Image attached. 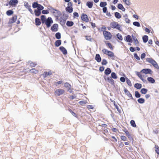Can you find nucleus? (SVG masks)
Listing matches in <instances>:
<instances>
[{
  "mask_svg": "<svg viewBox=\"0 0 159 159\" xmlns=\"http://www.w3.org/2000/svg\"><path fill=\"white\" fill-rule=\"evenodd\" d=\"M153 72L152 70L150 69H142L140 72H137L136 75L144 83L146 82L145 78L146 77L143 74V73L145 74H149L152 75Z\"/></svg>",
  "mask_w": 159,
  "mask_h": 159,
  "instance_id": "1",
  "label": "nucleus"
},
{
  "mask_svg": "<svg viewBox=\"0 0 159 159\" xmlns=\"http://www.w3.org/2000/svg\"><path fill=\"white\" fill-rule=\"evenodd\" d=\"M41 19L43 24H44L47 28H49L53 23V21L51 17H49L46 19V16L43 15L41 16Z\"/></svg>",
  "mask_w": 159,
  "mask_h": 159,
  "instance_id": "2",
  "label": "nucleus"
},
{
  "mask_svg": "<svg viewBox=\"0 0 159 159\" xmlns=\"http://www.w3.org/2000/svg\"><path fill=\"white\" fill-rule=\"evenodd\" d=\"M102 51L104 54L108 56V57L113 59H114L115 55L113 52L109 51L106 48L103 49Z\"/></svg>",
  "mask_w": 159,
  "mask_h": 159,
  "instance_id": "3",
  "label": "nucleus"
},
{
  "mask_svg": "<svg viewBox=\"0 0 159 159\" xmlns=\"http://www.w3.org/2000/svg\"><path fill=\"white\" fill-rule=\"evenodd\" d=\"M147 61L152 64V66L157 69H159V67L156 62L151 58H147L146 59Z\"/></svg>",
  "mask_w": 159,
  "mask_h": 159,
  "instance_id": "4",
  "label": "nucleus"
},
{
  "mask_svg": "<svg viewBox=\"0 0 159 159\" xmlns=\"http://www.w3.org/2000/svg\"><path fill=\"white\" fill-rule=\"evenodd\" d=\"M103 34L105 39L106 40H110L111 39L112 35L110 32L107 31H104Z\"/></svg>",
  "mask_w": 159,
  "mask_h": 159,
  "instance_id": "5",
  "label": "nucleus"
},
{
  "mask_svg": "<svg viewBox=\"0 0 159 159\" xmlns=\"http://www.w3.org/2000/svg\"><path fill=\"white\" fill-rule=\"evenodd\" d=\"M110 26L112 28H116L120 31L121 30L120 29V25L116 22L114 21L111 22L110 24Z\"/></svg>",
  "mask_w": 159,
  "mask_h": 159,
  "instance_id": "6",
  "label": "nucleus"
},
{
  "mask_svg": "<svg viewBox=\"0 0 159 159\" xmlns=\"http://www.w3.org/2000/svg\"><path fill=\"white\" fill-rule=\"evenodd\" d=\"M65 90L64 89H56L54 92L55 95L59 96L65 93Z\"/></svg>",
  "mask_w": 159,
  "mask_h": 159,
  "instance_id": "7",
  "label": "nucleus"
},
{
  "mask_svg": "<svg viewBox=\"0 0 159 159\" xmlns=\"http://www.w3.org/2000/svg\"><path fill=\"white\" fill-rule=\"evenodd\" d=\"M81 19L82 20L85 22L86 23L89 22V19L88 17V16L84 13H82L81 14Z\"/></svg>",
  "mask_w": 159,
  "mask_h": 159,
  "instance_id": "8",
  "label": "nucleus"
},
{
  "mask_svg": "<svg viewBox=\"0 0 159 159\" xmlns=\"http://www.w3.org/2000/svg\"><path fill=\"white\" fill-rule=\"evenodd\" d=\"M104 78L105 81H107L111 84H114V80L112 79L111 77L107 76H104Z\"/></svg>",
  "mask_w": 159,
  "mask_h": 159,
  "instance_id": "9",
  "label": "nucleus"
},
{
  "mask_svg": "<svg viewBox=\"0 0 159 159\" xmlns=\"http://www.w3.org/2000/svg\"><path fill=\"white\" fill-rule=\"evenodd\" d=\"M17 15H15L13 16V17L10 18L9 20V24H12L16 21L17 20Z\"/></svg>",
  "mask_w": 159,
  "mask_h": 159,
  "instance_id": "10",
  "label": "nucleus"
},
{
  "mask_svg": "<svg viewBox=\"0 0 159 159\" xmlns=\"http://www.w3.org/2000/svg\"><path fill=\"white\" fill-rule=\"evenodd\" d=\"M58 24H55L51 27V30L53 32H56L58 30Z\"/></svg>",
  "mask_w": 159,
  "mask_h": 159,
  "instance_id": "11",
  "label": "nucleus"
},
{
  "mask_svg": "<svg viewBox=\"0 0 159 159\" xmlns=\"http://www.w3.org/2000/svg\"><path fill=\"white\" fill-rule=\"evenodd\" d=\"M52 74V72L51 70L49 71L48 72L45 71L43 74V75L44 78L47 77L48 75H51Z\"/></svg>",
  "mask_w": 159,
  "mask_h": 159,
  "instance_id": "12",
  "label": "nucleus"
},
{
  "mask_svg": "<svg viewBox=\"0 0 159 159\" xmlns=\"http://www.w3.org/2000/svg\"><path fill=\"white\" fill-rule=\"evenodd\" d=\"M60 51L62 52L64 55H66L67 53V51L66 49L63 47L61 46L59 48Z\"/></svg>",
  "mask_w": 159,
  "mask_h": 159,
  "instance_id": "13",
  "label": "nucleus"
},
{
  "mask_svg": "<svg viewBox=\"0 0 159 159\" xmlns=\"http://www.w3.org/2000/svg\"><path fill=\"white\" fill-rule=\"evenodd\" d=\"M105 43L106 46L111 50H113V46H112L111 44L109 42H108L107 41H105Z\"/></svg>",
  "mask_w": 159,
  "mask_h": 159,
  "instance_id": "14",
  "label": "nucleus"
},
{
  "mask_svg": "<svg viewBox=\"0 0 159 159\" xmlns=\"http://www.w3.org/2000/svg\"><path fill=\"white\" fill-rule=\"evenodd\" d=\"M18 2L17 0H11L9 2V5L11 6H14Z\"/></svg>",
  "mask_w": 159,
  "mask_h": 159,
  "instance_id": "15",
  "label": "nucleus"
},
{
  "mask_svg": "<svg viewBox=\"0 0 159 159\" xmlns=\"http://www.w3.org/2000/svg\"><path fill=\"white\" fill-rule=\"evenodd\" d=\"M132 39H133V40L134 41V43L135 44V46H139V42L138 40H137V39L136 38V37H135L133 36H132Z\"/></svg>",
  "mask_w": 159,
  "mask_h": 159,
  "instance_id": "16",
  "label": "nucleus"
},
{
  "mask_svg": "<svg viewBox=\"0 0 159 159\" xmlns=\"http://www.w3.org/2000/svg\"><path fill=\"white\" fill-rule=\"evenodd\" d=\"M95 59L98 62H100L101 61V58L100 55L98 54H97L96 55Z\"/></svg>",
  "mask_w": 159,
  "mask_h": 159,
  "instance_id": "17",
  "label": "nucleus"
},
{
  "mask_svg": "<svg viewBox=\"0 0 159 159\" xmlns=\"http://www.w3.org/2000/svg\"><path fill=\"white\" fill-rule=\"evenodd\" d=\"M125 41L129 43H132L133 41L131 36L129 35L126 36Z\"/></svg>",
  "mask_w": 159,
  "mask_h": 159,
  "instance_id": "18",
  "label": "nucleus"
},
{
  "mask_svg": "<svg viewBox=\"0 0 159 159\" xmlns=\"http://www.w3.org/2000/svg\"><path fill=\"white\" fill-rule=\"evenodd\" d=\"M147 80L150 83L153 84L155 82V80L151 77H148L147 78Z\"/></svg>",
  "mask_w": 159,
  "mask_h": 159,
  "instance_id": "19",
  "label": "nucleus"
},
{
  "mask_svg": "<svg viewBox=\"0 0 159 159\" xmlns=\"http://www.w3.org/2000/svg\"><path fill=\"white\" fill-rule=\"evenodd\" d=\"M66 19L61 18H60V24L61 25H64L66 22Z\"/></svg>",
  "mask_w": 159,
  "mask_h": 159,
  "instance_id": "20",
  "label": "nucleus"
},
{
  "mask_svg": "<svg viewBox=\"0 0 159 159\" xmlns=\"http://www.w3.org/2000/svg\"><path fill=\"white\" fill-rule=\"evenodd\" d=\"M30 72L31 73L37 74L39 73L38 70H36L35 68H33L30 70Z\"/></svg>",
  "mask_w": 159,
  "mask_h": 159,
  "instance_id": "21",
  "label": "nucleus"
},
{
  "mask_svg": "<svg viewBox=\"0 0 159 159\" xmlns=\"http://www.w3.org/2000/svg\"><path fill=\"white\" fill-rule=\"evenodd\" d=\"M111 72V70L110 68H107L105 70L104 73L106 75H108Z\"/></svg>",
  "mask_w": 159,
  "mask_h": 159,
  "instance_id": "22",
  "label": "nucleus"
},
{
  "mask_svg": "<svg viewBox=\"0 0 159 159\" xmlns=\"http://www.w3.org/2000/svg\"><path fill=\"white\" fill-rule=\"evenodd\" d=\"M66 11L70 13L73 11V8L72 7H67L66 8Z\"/></svg>",
  "mask_w": 159,
  "mask_h": 159,
  "instance_id": "23",
  "label": "nucleus"
},
{
  "mask_svg": "<svg viewBox=\"0 0 159 159\" xmlns=\"http://www.w3.org/2000/svg\"><path fill=\"white\" fill-rule=\"evenodd\" d=\"M86 5L89 8H91L93 6V2H92L89 1L87 2Z\"/></svg>",
  "mask_w": 159,
  "mask_h": 159,
  "instance_id": "24",
  "label": "nucleus"
},
{
  "mask_svg": "<svg viewBox=\"0 0 159 159\" xmlns=\"http://www.w3.org/2000/svg\"><path fill=\"white\" fill-rule=\"evenodd\" d=\"M61 40H57L55 43V45L56 47H58L61 44Z\"/></svg>",
  "mask_w": 159,
  "mask_h": 159,
  "instance_id": "25",
  "label": "nucleus"
},
{
  "mask_svg": "<svg viewBox=\"0 0 159 159\" xmlns=\"http://www.w3.org/2000/svg\"><path fill=\"white\" fill-rule=\"evenodd\" d=\"M35 23L36 25H39L41 24L40 19L38 18H36L35 19Z\"/></svg>",
  "mask_w": 159,
  "mask_h": 159,
  "instance_id": "26",
  "label": "nucleus"
},
{
  "mask_svg": "<svg viewBox=\"0 0 159 159\" xmlns=\"http://www.w3.org/2000/svg\"><path fill=\"white\" fill-rule=\"evenodd\" d=\"M74 23L72 21H67L66 25L69 27H71L72 26L74 25Z\"/></svg>",
  "mask_w": 159,
  "mask_h": 159,
  "instance_id": "27",
  "label": "nucleus"
},
{
  "mask_svg": "<svg viewBox=\"0 0 159 159\" xmlns=\"http://www.w3.org/2000/svg\"><path fill=\"white\" fill-rule=\"evenodd\" d=\"M34 13L36 16H39L41 14V11L38 10V9L35 10H34Z\"/></svg>",
  "mask_w": 159,
  "mask_h": 159,
  "instance_id": "28",
  "label": "nucleus"
},
{
  "mask_svg": "<svg viewBox=\"0 0 159 159\" xmlns=\"http://www.w3.org/2000/svg\"><path fill=\"white\" fill-rule=\"evenodd\" d=\"M117 7L119 9L122 10L123 11H125V9L124 8L122 5L121 4H118L117 6Z\"/></svg>",
  "mask_w": 159,
  "mask_h": 159,
  "instance_id": "29",
  "label": "nucleus"
},
{
  "mask_svg": "<svg viewBox=\"0 0 159 159\" xmlns=\"http://www.w3.org/2000/svg\"><path fill=\"white\" fill-rule=\"evenodd\" d=\"M134 87L138 89H139L142 87V85L140 84L136 83L134 84Z\"/></svg>",
  "mask_w": 159,
  "mask_h": 159,
  "instance_id": "30",
  "label": "nucleus"
},
{
  "mask_svg": "<svg viewBox=\"0 0 159 159\" xmlns=\"http://www.w3.org/2000/svg\"><path fill=\"white\" fill-rule=\"evenodd\" d=\"M125 92L129 97L132 98V95L129 93V91L127 89H125L124 90Z\"/></svg>",
  "mask_w": 159,
  "mask_h": 159,
  "instance_id": "31",
  "label": "nucleus"
},
{
  "mask_svg": "<svg viewBox=\"0 0 159 159\" xmlns=\"http://www.w3.org/2000/svg\"><path fill=\"white\" fill-rule=\"evenodd\" d=\"M107 5V3L106 2H101L100 3V6L101 7H104Z\"/></svg>",
  "mask_w": 159,
  "mask_h": 159,
  "instance_id": "32",
  "label": "nucleus"
},
{
  "mask_svg": "<svg viewBox=\"0 0 159 159\" xmlns=\"http://www.w3.org/2000/svg\"><path fill=\"white\" fill-rule=\"evenodd\" d=\"M143 39L144 43H146L148 39V37L147 35H144L143 37Z\"/></svg>",
  "mask_w": 159,
  "mask_h": 159,
  "instance_id": "33",
  "label": "nucleus"
},
{
  "mask_svg": "<svg viewBox=\"0 0 159 159\" xmlns=\"http://www.w3.org/2000/svg\"><path fill=\"white\" fill-rule=\"evenodd\" d=\"M115 16L116 17L117 19H120L121 18V15L119 12H116L115 13Z\"/></svg>",
  "mask_w": 159,
  "mask_h": 159,
  "instance_id": "34",
  "label": "nucleus"
},
{
  "mask_svg": "<svg viewBox=\"0 0 159 159\" xmlns=\"http://www.w3.org/2000/svg\"><path fill=\"white\" fill-rule=\"evenodd\" d=\"M52 10H53L54 11H53V13L55 14V13H57L58 15H60L61 14V12L60 11H58V10L55 9L53 8H52Z\"/></svg>",
  "mask_w": 159,
  "mask_h": 159,
  "instance_id": "35",
  "label": "nucleus"
},
{
  "mask_svg": "<svg viewBox=\"0 0 159 159\" xmlns=\"http://www.w3.org/2000/svg\"><path fill=\"white\" fill-rule=\"evenodd\" d=\"M147 91L148 90L147 89L143 88L141 89L140 92L142 94H145L147 93Z\"/></svg>",
  "mask_w": 159,
  "mask_h": 159,
  "instance_id": "36",
  "label": "nucleus"
},
{
  "mask_svg": "<svg viewBox=\"0 0 159 159\" xmlns=\"http://www.w3.org/2000/svg\"><path fill=\"white\" fill-rule=\"evenodd\" d=\"M13 13V11L11 10H9L6 12L7 15L9 16L11 15Z\"/></svg>",
  "mask_w": 159,
  "mask_h": 159,
  "instance_id": "37",
  "label": "nucleus"
},
{
  "mask_svg": "<svg viewBox=\"0 0 159 159\" xmlns=\"http://www.w3.org/2000/svg\"><path fill=\"white\" fill-rule=\"evenodd\" d=\"M64 86L66 88L70 89L71 88V85L68 83L66 82L64 84Z\"/></svg>",
  "mask_w": 159,
  "mask_h": 159,
  "instance_id": "38",
  "label": "nucleus"
},
{
  "mask_svg": "<svg viewBox=\"0 0 159 159\" xmlns=\"http://www.w3.org/2000/svg\"><path fill=\"white\" fill-rule=\"evenodd\" d=\"M126 82L128 85L130 86H132V84L130 80L127 78H126Z\"/></svg>",
  "mask_w": 159,
  "mask_h": 159,
  "instance_id": "39",
  "label": "nucleus"
},
{
  "mask_svg": "<svg viewBox=\"0 0 159 159\" xmlns=\"http://www.w3.org/2000/svg\"><path fill=\"white\" fill-rule=\"evenodd\" d=\"M111 77L114 79H116L117 78V76L116 73L114 72H112L111 73Z\"/></svg>",
  "mask_w": 159,
  "mask_h": 159,
  "instance_id": "40",
  "label": "nucleus"
},
{
  "mask_svg": "<svg viewBox=\"0 0 159 159\" xmlns=\"http://www.w3.org/2000/svg\"><path fill=\"white\" fill-rule=\"evenodd\" d=\"M130 124L132 126L134 127H135L136 126V125L135 124L134 121L133 120H132L130 122Z\"/></svg>",
  "mask_w": 159,
  "mask_h": 159,
  "instance_id": "41",
  "label": "nucleus"
},
{
  "mask_svg": "<svg viewBox=\"0 0 159 159\" xmlns=\"http://www.w3.org/2000/svg\"><path fill=\"white\" fill-rule=\"evenodd\" d=\"M138 102L139 103L142 104L144 102L145 100L143 98H140L138 100Z\"/></svg>",
  "mask_w": 159,
  "mask_h": 159,
  "instance_id": "42",
  "label": "nucleus"
},
{
  "mask_svg": "<svg viewBox=\"0 0 159 159\" xmlns=\"http://www.w3.org/2000/svg\"><path fill=\"white\" fill-rule=\"evenodd\" d=\"M24 6L26 8L28 9H29L31 7V6L29 5L28 3L27 2H25Z\"/></svg>",
  "mask_w": 159,
  "mask_h": 159,
  "instance_id": "43",
  "label": "nucleus"
},
{
  "mask_svg": "<svg viewBox=\"0 0 159 159\" xmlns=\"http://www.w3.org/2000/svg\"><path fill=\"white\" fill-rule=\"evenodd\" d=\"M116 36L117 38L120 40H122L123 39V38L121 35V34H120L119 33H118L117 34Z\"/></svg>",
  "mask_w": 159,
  "mask_h": 159,
  "instance_id": "44",
  "label": "nucleus"
},
{
  "mask_svg": "<svg viewBox=\"0 0 159 159\" xmlns=\"http://www.w3.org/2000/svg\"><path fill=\"white\" fill-rule=\"evenodd\" d=\"M73 15L74 18H78L79 16L78 13L76 12H74L73 13Z\"/></svg>",
  "mask_w": 159,
  "mask_h": 159,
  "instance_id": "45",
  "label": "nucleus"
},
{
  "mask_svg": "<svg viewBox=\"0 0 159 159\" xmlns=\"http://www.w3.org/2000/svg\"><path fill=\"white\" fill-rule=\"evenodd\" d=\"M56 38L58 39H59L61 38V34L60 33H56L55 35Z\"/></svg>",
  "mask_w": 159,
  "mask_h": 159,
  "instance_id": "46",
  "label": "nucleus"
},
{
  "mask_svg": "<svg viewBox=\"0 0 159 159\" xmlns=\"http://www.w3.org/2000/svg\"><path fill=\"white\" fill-rule=\"evenodd\" d=\"M39 4L37 2H34L33 4L32 7L34 8L36 7L37 8Z\"/></svg>",
  "mask_w": 159,
  "mask_h": 159,
  "instance_id": "47",
  "label": "nucleus"
},
{
  "mask_svg": "<svg viewBox=\"0 0 159 159\" xmlns=\"http://www.w3.org/2000/svg\"><path fill=\"white\" fill-rule=\"evenodd\" d=\"M155 151L156 153L159 154V147L157 145H155Z\"/></svg>",
  "mask_w": 159,
  "mask_h": 159,
  "instance_id": "48",
  "label": "nucleus"
},
{
  "mask_svg": "<svg viewBox=\"0 0 159 159\" xmlns=\"http://www.w3.org/2000/svg\"><path fill=\"white\" fill-rule=\"evenodd\" d=\"M133 24L134 25L138 27H140V26L139 23V22L137 21L134 22L133 23Z\"/></svg>",
  "mask_w": 159,
  "mask_h": 159,
  "instance_id": "49",
  "label": "nucleus"
},
{
  "mask_svg": "<svg viewBox=\"0 0 159 159\" xmlns=\"http://www.w3.org/2000/svg\"><path fill=\"white\" fill-rule=\"evenodd\" d=\"M135 96L137 98H139L140 97L141 95L138 91H136L135 92Z\"/></svg>",
  "mask_w": 159,
  "mask_h": 159,
  "instance_id": "50",
  "label": "nucleus"
},
{
  "mask_svg": "<svg viewBox=\"0 0 159 159\" xmlns=\"http://www.w3.org/2000/svg\"><path fill=\"white\" fill-rule=\"evenodd\" d=\"M37 8L38 9V10L41 11L43 9L44 7L41 5L39 4Z\"/></svg>",
  "mask_w": 159,
  "mask_h": 159,
  "instance_id": "51",
  "label": "nucleus"
},
{
  "mask_svg": "<svg viewBox=\"0 0 159 159\" xmlns=\"http://www.w3.org/2000/svg\"><path fill=\"white\" fill-rule=\"evenodd\" d=\"M85 37H86V39L87 40L90 41H92V38L91 37V36H86Z\"/></svg>",
  "mask_w": 159,
  "mask_h": 159,
  "instance_id": "52",
  "label": "nucleus"
},
{
  "mask_svg": "<svg viewBox=\"0 0 159 159\" xmlns=\"http://www.w3.org/2000/svg\"><path fill=\"white\" fill-rule=\"evenodd\" d=\"M107 63V61L105 59H103L102 62V64L103 65H105Z\"/></svg>",
  "mask_w": 159,
  "mask_h": 159,
  "instance_id": "53",
  "label": "nucleus"
},
{
  "mask_svg": "<svg viewBox=\"0 0 159 159\" xmlns=\"http://www.w3.org/2000/svg\"><path fill=\"white\" fill-rule=\"evenodd\" d=\"M42 13L43 14H48L49 13V10H43L42 11Z\"/></svg>",
  "mask_w": 159,
  "mask_h": 159,
  "instance_id": "54",
  "label": "nucleus"
},
{
  "mask_svg": "<svg viewBox=\"0 0 159 159\" xmlns=\"http://www.w3.org/2000/svg\"><path fill=\"white\" fill-rule=\"evenodd\" d=\"M120 139L124 141H125L127 140V138L125 136H120Z\"/></svg>",
  "mask_w": 159,
  "mask_h": 159,
  "instance_id": "55",
  "label": "nucleus"
},
{
  "mask_svg": "<svg viewBox=\"0 0 159 159\" xmlns=\"http://www.w3.org/2000/svg\"><path fill=\"white\" fill-rule=\"evenodd\" d=\"M134 57L138 60H140V57L138 56L136 53L134 54Z\"/></svg>",
  "mask_w": 159,
  "mask_h": 159,
  "instance_id": "56",
  "label": "nucleus"
},
{
  "mask_svg": "<svg viewBox=\"0 0 159 159\" xmlns=\"http://www.w3.org/2000/svg\"><path fill=\"white\" fill-rule=\"evenodd\" d=\"M79 103L81 105L85 104L86 103V102L84 101H81L79 102Z\"/></svg>",
  "mask_w": 159,
  "mask_h": 159,
  "instance_id": "57",
  "label": "nucleus"
},
{
  "mask_svg": "<svg viewBox=\"0 0 159 159\" xmlns=\"http://www.w3.org/2000/svg\"><path fill=\"white\" fill-rule=\"evenodd\" d=\"M36 65V64L34 62H31L30 64V66L31 67H34Z\"/></svg>",
  "mask_w": 159,
  "mask_h": 159,
  "instance_id": "58",
  "label": "nucleus"
},
{
  "mask_svg": "<svg viewBox=\"0 0 159 159\" xmlns=\"http://www.w3.org/2000/svg\"><path fill=\"white\" fill-rule=\"evenodd\" d=\"M120 80L122 82H124L125 81V79L123 77H121L120 79Z\"/></svg>",
  "mask_w": 159,
  "mask_h": 159,
  "instance_id": "59",
  "label": "nucleus"
},
{
  "mask_svg": "<svg viewBox=\"0 0 159 159\" xmlns=\"http://www.w3.org/2000/svg\"><path fill=\"white\" fill-rule=\"evenodd\" d=\"M125 21L127 23H129L130 22V20L127 18H126L125 19Z\"/></svg>",
  "mask_w": 159,
  "mask_h": 159,
  "instance_id": "60",
  "label": "nucleus"
},
{
  "mask_svg": "<svg viewBox=\"0 0 159 159\" xmlns=\"http://www.w3.org/2000/svg\"><path fill=\"white\" fill-rule=\"evenodd\" d=\"M146 56V54L145 53H142L141 55V58L143 59Z\"/></svg>",
  "mask_w": 159,
  "mask_h": 159,
  "instance_id": "61",
  "label": "nucleus"
},
{
  "mask_svg": "<svg viewBox=\"0 0 159 159\" xmlns=\"http://www.w3.org/2000/svg\"><path fill=\"white\" fill-rule=\"evenodd\" d=\"M116 109L117 110V111L119 112H121V111L119 107L118 106L117 104H116L115 106Z\"/></svg>",
  "mask_w": 159,
  "mask_h": 159,
  "instance_id": "62",
  "label": "nucleus"
},
{
  "mask_svg": "<svg viewBox=\"0 0 159 159\" xmlns=\"http://www.w3.org/2000/svg\"><path fill=\"white\" fill-rule=\"evenodd\" d=\"M62 83V81H58V82L55 83V84L56 86H57L58 85H59V84H61Z\"/></svg>",
  "mask_w": 159,
  "mask_h": 159,
  "instance_id": "63",
  "label": "nucleus"
},
{
  "mask_svg": "<svg viewBox=\"0 0 159 159\" xmlns=\"http://www.w3.org/2000/svg\"><path fill=\"white\" fill-rule=\"evenodd\" d=\"M102 10H103V11L104 13H105L107 12V7H103Z\"/></svg>",
  "mask_w": 159,
  "mask_h": 159,
  "instance_id": "64",
  "label": "nucleus"
}]
</instances>
